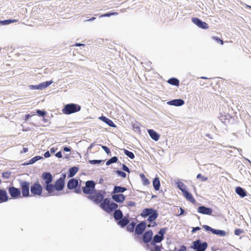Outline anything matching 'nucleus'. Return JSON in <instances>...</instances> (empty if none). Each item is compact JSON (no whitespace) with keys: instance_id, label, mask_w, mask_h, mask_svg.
<instances>
[{"instance_id":"obj_1","label":"nucleus","mask_w":251,"mask_h":251,"mask_svg":"<svg viewBox=\"0 0 251 251\" xmlns=\"http://www.w3.org/2000/svg\"><path fill=\"white\" fill-rule=\"evenodd\" d=\"M106 192L104 190H99L93 196H87L88 199L91 200L96 204H99L100 207L105 212L111 214L113 210L118 207V205L111 201V198H105Z\"/></svg>"},{"instance_id":"obj_2","label":"nucleus","mask_w":251,"mask_h":251,"mask_svg":"<svg viewBox=\"0 0 251 251\" xmlns=\"http://www.w3.org/2000/svg\"><path fill=\"white\" fill-rule=\"evenodd\" d=\"M54 176L50 172L45 171L40 176V183L45 188V191L49 195L50 189L52 188V181Z\"/></svg>"},{"instance_id":"obj_3","label":"nucleus","mask_w":251,"mask_h":251,"mask_svg":"<svg viewBox=\"0 0 251 251\" xmlns=\"http://www.w3.org/2000/svg\"><path fill=\"white\" fill-rule=\"evenodd\" d=\"M45 191V188L40 182L39 179L32 183L30 186V192L31 195L33 196H41L43 197H47L50 196L47 195L46 193H43V190Z\"/></svg>"},{"instance_id":"obj_4","label":"nucleus","mask_w":251,"mask_h":251,"mask_svg":"<svg viewBox=\"0 0 251 251\" xmlns=\"http://www.w3.org/2000/svg\"><path fill=\"white\" fill-rule=\"evenodd\" d=\"M144 218H147V221H155L159 216L158 211L153 207H147L143 209L140 215Z\"/></svg>"},{"instance_id":"obj_5","label":"nucleus","mask_w":251,"mask_h":251,"mask_svg":"<svg viewBox=\"0 0 251 251\" xmlns=\"http://www.w3.org/2000/svg\"><path fill=\"white\" fill-rule=\"evenodd\" d=\"M96 185L95 181L87 180L85 182V185L82 187L81 192L82 191L84 194L88 195L87 196H93L98 191L96 189Z\"/></svg>"},{"instance_id":"obj_6","label":"nucleus","mask_w":251,"mask_h":251,"mask_svg":"<svg viewBox=\"0 0 251 251\" xmlns=\"http://www.w3.org/2000/svg\"><path fill=\"white\" fill-rule=\"evenodd\" d=\"M78 180L81 181L76 177L71 178L67 182V187L68 190L73 191L75 193L80 194H81V184L78 182Z\"/></svg>"},{"instance_id":"obj_7","label":"nucleus","mask_w":251,"mask_h":251,"mask_svg":"<svg viewBox=\"0 0 251 251\" xmlns=\"http://www.w3.org/2000/svg\"><path fill=\"white\" fill-rule=\"evenodd\" d=\"M81 106L77 103H70L64 104L62 109V112L65 115H71L81 110Z\"/></svg>"},{"instance_id":"obj_8","label":"nucleus","mask_w":251,"mask_h":251,"mask_svg":"<svg viewBox=\"0 0 251 251\" xmlns=\"http://www.w3.org/2000/svg\"><path fill=\"white\" fill-rule=\"evenodd\" d=\"M65 186V181H63L59 179H57L54 183L52 184V188L50 189L49 196H58V192L62 191Z\"/></svg>"},{"instance_id":"obj_9","label":"nucleus","mask_w":251,"mask_h":251,"mask_svg":"<svg viewBox=\"0 0 251 251\" xmlns=\"http://www.w3.org/2000/svg\"><path fill=\"white\" fill-rule=\"evenodd\" d=\"M18 181L20 187L22 197L28 198L31 197V195L30 194L31 186L30 182L21 179H18Z\"/></svg>"},{"instance_id":"obj_10","label":"nucleus","mask_w":251,"mask_h":251,"mask_svg":"<svg viewBox=\"0 0 251 251\" xmlns=\"http://www.w3.org/2000/svg\"><path fill=\"white\" fill-rule=\"evenodd\" d=\"M153 232L151 229H148L145 231L142 235L140 236L139 240H135L145 248L146 245L150 244V242L153 238Z\"/></svg>"},{"instance_id":"obj_11","label":"nucleus","mask_w":251,"mask_h":251,"mask_svg":"<svg viewBox=\"0 0 251 251\" xmlns=\"http://www.w3.org/2000/svg\"><path fill=\"white\" fill-rule=\"evenodd\" d=\"M137 221L139 223L135 226L134 237L135 240H139L140 236L142 235L147 227V222L145 220L139 222L137 220Z\"/></svg>"},{"instance_id":"obj_12","label":"nucleus","mask_w":251,"mask_h":251,"mask_svg":"<svg viewBox=\"0 0 251 251\" xmlns=\"http://www.w3.org/2000/svg\"><path fill=\"white\" fill-rule=\"evenodd\" d=\"M218 118L223 123L226 125L227 124H233L235 123L237 117L236 116H231L229 113L224 112L219 113Z\"/></svg>"},{"instance_id":"obj_13","label":"nucleus","mask_w":251,"mask_h":251,"mask_svg":"<svg viewBox=\"0 0 251 251\" xmlns=\"http://www.w3.org/2000/svg\"><path fill=\"white\" fill-rule=\"evenodd\" d=\"M189 248L195 251H205L208 248V243L205 241H202L200 239H197L192 242Z\"/></svg>"},{"instance_id":"obj_14","label":"nucleus","mask_w":251,"mask_h":251,"mask_svg":"<svg viewBox=\"0 0 251 251\" xmlns=\"http://www.w3.org/2000/svg\"><path fill=\"white\" fill-rule=\"evenodd\" d=\"M7 189L12 199L16 200L22 198L20 188H16L12 185L7 187Z\"/></svg>"},{"instance_id":"obj_15","label":"nucleus","mask_w":251,"mask_h":251,"mask_svg":"<svg viewBox=\"0 0 251 251\" xmlns=\"http://www.w3.org/2000/svg\"><path fill=\"white\" fill-rule=\"evenodd\" d=\"M202 227L206 231L210 232L213 234L216 235L220 237L225 236L226 234V231L224 230L213 228L206 225H202Z\"/></svg>"},{"instance_id":"obj_16","label":"nucleus","mask_w":251,"mask_h":251,"mask_svg":"<svg viewBox=\"0 0 251 251\" xmlns=\"http://www.w3.org/2000/svg\"><path fill=\"white\" fill-rule=\"evenodd\" d=\"M167 230L168 227H167L160 228L156 234L154 236L153 235V239L158 243L161 242L164 239V236Z\"/></svg>"},{"instance_id":"obj_17","label":"nucleus","mask_w":251,"mask_h":251,"mask_svg":"<svg viewBox=\"0 0 251 251\" xmlns=\"http://www.w3.org/2000/svg\"><path fill=\"white\" fill-rule=\"evenodd\" d=\"M53 83V81L50 80L41 82L37 85H29V87L31 90H43L49 87Z\"/></svg>"},{"instance_id":"obj_18","label":"nucleus","mask_w":251,"mask_h":251,"mask_svg":"<svg viewBox=\"0 0 251 251\" xmlns=\"http://www.w3.org/2000/svg\"><path fill=\"white\" fill-rule=\"evenodd\" d=\"M196 204L199 205L197 208V211L199 213L203 215H211L213 211V210L211 207H207L205 205L201 204L198 202H197Z\"/></svg>"},{"instance_id":"obj_19","label":"nucleus","mask_w":251,"mask_h":251,"mask_svg":"<svg viewBox=\"0 0 251 251\" xmlns=\"http://www.w3.org/2000/svg\"><path fill=\"white\" fill-rule=\"evenodd\" d=\"M191 21L194 24L200 28L207 29L209 28L208 25L199 18L192 17Z\"/></svg>"},{"instance_id":"obj_20","label":"nucleus","mask_w":251,"mask_h":251,"mask_svg":"<svg viewBox=\"0 0 251 251\" xmlns=\"http://www.w3.org/2000/svg\"><path fill=\"white\" fill-rule=\"evenodd\" d=\"M112 199L116 202L122 203L125 201L126 196L123 194L111 193Z\"/></svg>"},{"instance_id":"obj_21","label":"nucleus","mask_w":251,"mask_h":251,"mask_svg":"<svg viewBox=\"0 0 251 251\" xmlns=\"http://www.w3.org/2000/svg\"><path fill=\"white\" fill-rule=\"evenodd\" d=\"M167 104L176 107L181 106L185 104V101L180 98L171 100L167 102Z\"/></svg>"},{"instance_id":"obj_22","label":"nucleus","mask_w":251,"mask_h":251,"mask_svg":"<svg viewBox=\"0 0 251 251\" xmlns=\"http://www.w3.org/2000/svg\"><path fill=\"white\" fill-rule=\"evenodd\" d=\"M183 197L189 202L194 204L197 203V201L193 195L188 190V189L182 193Z\"/></svg>"},{"instance_id":"obj_23","label":"nucleus","mask_w":251,"mask_h":251,"mask_svg":"<svg viewBox=\"0 0 251 251\" xmlns=\"http://www.w3.org/2000/svg\"><path fill=\"white\" fill-rule=\"evenodd\" d=\"M78 166H74L69 168L67 171V176L68 178H74L73 177L79 171Z\"/></svg>"},{"instance_id":"obj_24","label":"nucleus","mask_w":251,"mask_h":251,"mask_svg":"<svg viewBox=\"0 0 251 251\" xmlns=\"http://www.w3.org/2000/svg\"><path fill=\"white\" fill-rule=\"evenodd\" d=\"M99 119L103 123L107 124L108 126L112 127H116V125L113 123V122L109 118L102 115L99 117Z\"/></svg>"},{"instance_id":"obj_25","label":"nucleus","mask_w":251,"mask_h":251,"mask_svg":"<svg viewBox=\"0 0 251 251\" xmlns=\"http://www.w3.org/2000/svg\"><path fill=\"white\" fill-rule=\"evenodd\" d=\"M148 133L150 137L155 141H158L160 137V135L153 129H148Z\"/></svg>"},{"instance_id":"obj_26","label":"nucleus","mask_w":251,"mask_h":251,"mask_svg":"<svg viewBox=\"0 0 251 251\" xmlns=\"http://www.w3.org/2000/svg\"><path fill=\"white\" fill-rule=\"evenodd\" d=\"M9 200L7 193L4 189H0V203L7 201Z\"/></svg>"},{"instance_id":"obj_27","label":"nucleus","mask_w":251,"mask_h":251,"mask_svg":"<svg viewBox=\"0 0 251 251\" xmlns=\"http://www.w3.org/2000/svg\"><path fill=\"white\" fill-rule=\"evenodd\" d=\"M235 193L241 198L245 197L248 195L247 191L240 186H237L235 188Z\"/></svg>"},{"instance_id":"obj_28","label":"nucleus","mask_w":251,"mask_h":251,"mask_svg":"<svg viewBox=\"0 0 251 251\" xmlns=\"http://www.w3.org/2000/svg\"><path fill=\"white\" fill-rule=\"evenodd\" d=\"M129 223V220L126 216H123L121 219L118 220L117 224L121 227L124 228L126 227Z\"/></svg>"},{"instance_id":"obj_29","label":"nucleus","mask_w":251,"mask_h":251,"mask_svg":"<svg viewBox=\"0 0 251 251\" xmlns=\"http://www.w3.org/2000/svg\"><path fill=\"white\" fill-rule=\"evenodd\" d=\"M126 190L127 188L126 187H124L121 185H115L112 193L114 194H119L124 193Z\"/></svg>"},{"instance_id":"obj_30","label":"nucleus","mask_w":251,"mask_h":251,"mask_svg":"<svg viewBox=\"0 0 251 251\" xmlns=\"http://www.w3.org/2000/svg\"><path fill=\"white\" fill-rule=\"evenodd\" d=\"M152 185L155 191H159L160 188V181L159 177L156 176L152 180Z\"/></svg>"},{"instance_id":"obj_31","label":"nucleus","mask_w":251,"mask_h":251,"mask_svg":"<svg viewBox=\"0 0 251 251\" xmlns=\"http://www.w3.org/2000/svg\"><path fill=\"white\" fill-rule=\"evenodd\" d=\"M113 211L114 218L116 221H118L124 216L122 211L120 209L117 208L113 210Z\"/></svg>"},{"instance_id":"obj_32","label":"nucleus","mask_w":251,"mask_h":251,"mask_svg":"<svg viewBox=\"0 0 251 251\" xmlns=\"http://www.w3.org/2000/svg\"><path fill=\"white\" fill-rule=\"evenodd\" d=\"M167 82L168 84H169L171 85L178 87L179 85L180 81L177 78L175 77H172L170 78L167 80Z\"/></svg>"},{"instance_id":"obj_33","label":"nucleus","mask_w":251,"mask_h":251,"mask_svg":"<svg viewBox=\"0 0 251 251\" xmlns=\"http://www.w3.org/2000/svg\"><path fill=\"white\" fill-rule=\"evenodd\" d=\"M177 188L180 190L182 193L188 189L187 187L184 184V183L179 180L176 182Z\"/></svg>"},{"instance_id":"obj_34","label":"nucleus","mask_w":251,"mask_h":251,"mask_svg":"<svg viewBox=\"0 0 251 251\" xmlns=\"http://www.w3.org/2000/svg\"><path fill=\"white\" fill-rule=\"evenodd\" d=\"M135 226L136 223L135 222H129V223L126 226V230L129 232H133L135 229Z\"/></svg>"},{"instance_id":"obj_35","label":"nucleus","mask_w":251,"mask_h":251,"mask_svg":"<svg viewBox=\"0 0 251 251\" xmlns=\"http://www.w3.org/2000/svg\"><path fill=\"white\" fill-rule=\"evenodd\" d=\"M18 22V20L8 19L0 21V25H8L13 23H16Z\"/></svg>"},{"instance_id":"obj_36","label":"nucleus","mask_w":251,"mask_h":251,"mask_svg":"<svg viewBox=\"0 0 251 251\" xmlns=\"http://www.w3.org/2000/svg\"><path fill=\"white\" fill-rule=\"evenodd\" d=\"M140 176L143 185L147 186L150 184V181L149 179L143 173L140 174Z\"/></svg>"},{"instance_id":"obj_37","label":"nucleus","mask_w":251,"mask_h":251,"mask_svg":"<svg viewBox=\"0 0 251 251\" xmlns=\"http://www.w3.org/2000/svg\"><path fill=\"white\" fill-rule=\"evenodd\" d=\"M119 161H118V158L116 156H113L111 157L110 159H109L106 162V166H109L110 165L115 163H119Z\"/></svg>"},{"instance_id":"obj_38","label":"nucleus","mask_w":251,"mask_h":251,"mask_svg":"<svg viewBox=\"0 0 251 251\" xmlns=\"http://www.w3.org/2000/svg\"><path fill=\"white\" fill-rule=\"evenodd\" d=\"M34 113L40 117L47 116L48 115L47 112L44 109H36Z\"/></svg>"},{"instance_id":"obj_39","label":"nucleus","mask_w":251,"mask_h":251,"mask_svg":"<svg viewBox=\"0 0 251 251\" xmlns=\"http://www.w3.org/2000/svg\"><path fill=\"white\" fill-rule=\"evenodd\" d=\"M122 150L123 151L124 154L130 159H133L135 158V155L132 152L129 151L126 149H123Z\"/></svg>"},{"instance_id":"obj_40","label":"nucleus","mask_w":251,"mask_h":251,"mask_svg":"<svg viewBox=\"0 0 251 251\" xmlns=\"http://www.w3.org/2000/svg\"><path fill=\"white\" fill-rule=\"evenodd\" d=\"M113 172L116 174L118 176H120L123 178H125L126 177V173L120 169H117L116 170H114Z\"/></svg>"},{"instance_id":"obj_41","label":"nucleus","mask_w":251,"mask_h":251,"mask_svg":"<svg viewBox=\"0 0 251 251\" xmlns=\"http://www.w3.org/2000/svg\"><path fill=\"white\" fill-rule=\"evenodd\" d=\"M140 125L139 123H137L136 124H135V123L132 124V127L133 130L135 132H136L138 134H140L141 132Z\"/></svg>"},{"instance_id":"obj_42","label":"nucleus","mask_w":251,"mask_h":251,"mask_svg":"<svg viewBox=\"0 0 251 251\" xmlns=\"http://www.w3.org/2000/svg\"><path fill=\"white\" fill-rule=\"evenodd\" d=\"M103 162V160L102 159L89 160L88 161V162L91 165L100 164Z\"/></svg>"},{"instance_id":"obj_43","label":"nucleus","mask_w":251,"mask_h":251,"mask_svg":"<svg viewBox=\"0 0 251 251\" xmlns=\"http://www.w3.org/2000/svg\"><path fill=\"white\" fill-rule=\"evenodd\" d=\"M145 248L150 251H159V249L158 248V246H155L154 247H151V245L149 244L148 245H146V246L145 247Z\"/></svg>"},{"instance_id":"obj_44","label":"nucleus","mask_w":251,"mask_h":251,"mask_svg":"<svg viewBox=\"0 0 251 251\" xmlns=\"http://www.w3.org/2000/svg\"><path fill=\"white\" fill-rule=\"evenodd\" d=\"M197 179L200 180L201 182H205L208 180L207 176H203L201 174H198L196 176Z\"/></svg>"},{"instance_id":"obj_45","label":"nucleus","mask_w":251,"mask_h":251,"mask_svg":"<svg viewBox=\"0 0 251 251\" xmlns=\"http://www.w3.org/2000/svg\"><path fill=\"white\" fill-rule=\"evenodd\" d=\"M43 159V157L42 156L36 155V156L33 157V158H32L31 159H30V160L31 164H33L37 161Z\"/></svg>"},{"instance_id":"obj_46","label":"nucleus","mask_w":251,"mask_h":251,"mask_svg":"<svg viewBox=\"0 0 251 251\" xmlns=\"http://www.w3.org/2000/svg\"><path fill=\"white\" fill-rule=\"evenodd\" d=\"M11 174V172L5 171L2 173L1 176L4 179H8L10 177Z\"/></svg>"},{"instance_id":"obj_47","label":"nucleus","mask_w":251,"mask_h":251,"mask_svg":"<svg viewBox=\"0 0 251 251\" xmlns=\"http://www.w3.org/2000/svg\"><path fill=\"white\" fill-rule=\"evenodd\" d=\"M99 145L100 146L101 148L104 151L105 153L108 155H109V156L111 155L110 150L108 147H107L106 146H105V145Z\"/></svg>"},{"instance_id":"obj_48","label":"nucleus","mask_w":251,"mask_h":251,"mask_svg":"<svg viewBox=\"0 0 251 251\" xmlns=\"http://www.w3.org/2000/svg\"><path fill=\"white\" fill-rule=\"evenodd\" d=\"M119 163L120 164V165L122 166V169L123 170L124 172L128 173H130L131 171L130 169L126 164L124 163H121L120 162H119Z\"/></svg>"},{"instance_id":"obj_49","label":"nucleus","mask_w":251,"mask_h":251,"mask_svg":"<svg viewBox=\"0 0 251 251\" xmlns=\"http://www.w3.org/2000/svg\"><path fill=\"white\" fill-rule=\"evenodd\" d=\"M35 114L34 113L33 111H32L29 114H26L25 115L24 118V120L26 122L27 121H28V120L32 116H35Z\"/></svg>"},{"instance_id":"obj_50","label":"nucleus","mask_w":251,"mask_h":251,"mask_svg":"<svg viewBox=\"0 0 251 251\" xmlns=\"http://www.w3.org/2000/svg\"><path fill=\"white\" fill-rule=\"evenodd\" d=\"M212 39L215 41L217 43L220 44L221 45L224 44L223 40L218 36H212Z\"/></svg>"},{"instance_id":"obj_51","label":"nucleus","mask_w":251,"mask_h":251,"mask_svg":"<svg viewBox=\"0 0 251 251\" xmlns=\"http://www.w3.org/2000/svg\"><path fill=\"white\" fill-rule=\"evenodd\" d=\"M244 232V230L241 228H235L234 231V233L236 236H239Z\"/></svg>"},{"instance_id":"obj_52","label":"nucleus","mask_w":251,"mask_h":251,"mask_svg":"<svg viewBox=\"0 0 251 251\" xmlns=\"http://www.w3.org/2000/svg\"><path fill=\"white\" fill-rule=\"evenodd\" d=\"M148 222L151 224L149 225H147V227L148 228L154 227H155L156 226H157V223L155 222V221H152V222L151 221V222Z\"/></svg>"},{"instance_id":"obj_53","label":"nucleus","mask_w":251,"mask_h":251,"mask_svg":"<svg viewBox=\"0 0 251 251\" xmlns=\"http://www.w3.org/2000/svg\"><path fill=\"white\" fill-rule=\"evenodd\" d=\"M180 213L179 214V216H184L186 215V211H185V209L183 207H180Z\"/></svg>"},{"instance_id":"obj_54","label":"nucleus","mask_w":251,"mask_h":251,"mask_svg":"<svg viewBox=\"0 0 251 251\" xmlns=\"http://www.w3.org/2000/svg\"><path fill=\"white\" fill-rule=\"evenodd\" d=\"M63 151L65 152H71L72 148L70 146H65L63 147Z\"/></svg>"},{"instance_id":"obj_55","label":"nucleus","mask_w":251,"mask_h":251,"mask_svg":"<svg viewBox=\"0 0 251 251\" xmlns=\"http://www.w3.org/2000/svg\"><path fill=\"white\" fill-rule=\"evenodd\" d=\"M112 16V13L111 12H106V13H105L103 14H101L100 16V18H102V17H109L110 16Z\"/></svg>"},{"instance_id":"obj_56","label":"nucleus","mask_w":251,"mask_h":251,"mask_svg":"<svg viewBox=\"0 0 251 251\" xmlns=\"http://www.w3.org/2000/svg\"><path fill=\"white\" fill-rule=\"evenodd\" d=\"M136 202L133 201H128L127 202V207H132V206H135L136 205Z\"/></svg>"},{"instance_id":"obj_57","label":"nucleus","mask_w":251,"mask_h":251,"mask_svg":"<svg viewBox=\"0 0 251 251\" xmlns=\"http://www.w3.org/2000/svg\"><path fill=\"white\" fill-rule=\"evenodd\" d=\"M66 178V174L65 173H63L60 175V177L58 178V179H61V180H62L63 181H65Z\"/></svg>"},{"instance_id":"obj_58","label":"nucleus","mask_w":251,"mask_h":251,"mask_svg":"<svg viewBox=\"0 0 251 251\" xmlns=\"http://www.w3.org/2000/svg\"><path fill=\"white\" fill-rule=\"evenodd\" d=\"M150 243L151 244V247H154V246H158V245H157L156 244H157L158 243L155 241L153 238L151 239V242H150Z\"/></svg>"},{"instance_id":"obj_59","label":"nucleus","mask_w":251,"mask_h":251,"mask_svg":"<svg viewBox=\"0 0 251 251\" xmlns=\"http://www.w3.org/2000/svg\"><path fill=\"white\" fill-rule=\"evenodd\" d=\"M200 230H201V227L200 226L193 227L191 230V232L192 233H194L196 231H199Z\"/></svg>"},{"instance_id":"obj_60","label":"nucleus","mask_w":251,"mask_h":251,"mask_svg":"<svg viewBox=\"0 0 251 251\" xmlns=\"http://www.w3.org/2000/svg\"><path fill=\"white\" fill-rule=\"evenodd\" d=\"M55 155L56 157H57L58 158H61L63 157L62 152L61 151H59L57 152L55 154Z\"/></svg>"},{"instance_id":"obj_61","label":"nucleus","mask_w":251,"mask_h":251,"mask_svg":"<svg viewBox=\"0 0 251 251\" xmlns=\"http://www.w3.org/2000/svg\"><path fill=\"white\" fill-rule=\"evenodd\" d=\"M179 248L181 249V250H182L183 251H187V247L183 244L180 245L179 246Z\"/></svg>"},{"instance_id":"obj_62","label":"nucleus","mask_w":251,"mask_h":251,"mask_svg":"<svg viewBox=\"0 0 251 251\" xmlns=\"http://www.w3.org/2000/svg\"><path fill=\"white\" fill-rule=\"evenodd\" d=\"M96 145V142L91 143L87 148V151H89Z\"/></svg>"},{"instance_id":"obj_63","label":"nucleus","mask_w":251,"mask_h":251,"mask_svg":"<svg viewBox=\"0 0 251 251\" xmlns=\"http://www.w3.org/2000/svg\"><path fill=\"white\" fill-rule=\"evenodd\" d=\"M44 156L45 158H49L50 156V153L49 151H47L44 154Z\"/></svg>"},{"instance_id":"obj_64","label":"nucleus","mask_w":251,"mask_h":251,"mask_svg":"<svg viewBox=\"0 0 251 251\" xmlns=\"http://www.w3.org/2000/svg\"><path fill=\"white\" fill-rule=\"evenodd\" d=\"M28 149L27 148L24 147L22 151H21L20 153L23 154L24 153H26L28 151Z\"/></svg>"}]
</instances>
